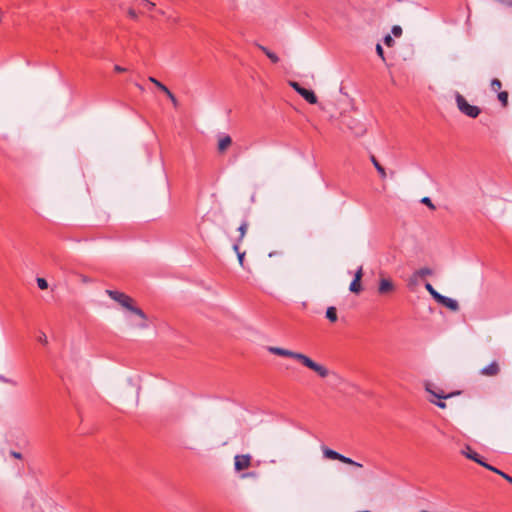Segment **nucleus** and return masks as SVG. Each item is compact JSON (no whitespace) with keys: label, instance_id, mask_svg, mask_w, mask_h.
Wrapping results in <instances>:
<instances>
[{"label":"nucleus","instance_id":"nucleus-1","mask_svg":"<svg viewBox=\"0 0 512 512\" xmlns=\"http://www.w3.org/2000/svg\"><path fill=\"white\" fill-rule=\"evenodd\" d=\"M268 351L274 355L293 358L299 361L303 366L311 369L321 378H326L331 374L327 367L315 362L314 360H312L310 357L303 353L294 352L288 349L273 346L268 347ZM332 375L338 378V376L335 373H332Z\"/></svg>","mask_w":512,"mask_h":512},{"label":"nucleus","instance_id":"nucleus-2","mask_svg":"<svg viewBox=\"0 0 512 512\" xmlns=\"http://www.w3.org/2000/svg\"><path fill=\"white\" fill-rule=\"evenodd\" d=\"M106 294L111 299L118 302L122 307L126 308L127 310H129L130 312H132L133 314L140 318L141 321L135 323L136 327L141 329H145L148 327L146 314L142 309L133 305V299L130 296L116 290H106Z\"/></svg>","mask_w":512,"mask_h":512},{"label":"nucleus","instance_id":"nucleus-3","mask_svg":"<svg viewBox=\"0 0 512 512\" xmlns=\"http://www.w3.org/2000/svg\"><path fill=\"white\" fill-rule=\"evenodd\" d=\"M455 101L459 111L470 118H476L481 113L478 106L469 104L465 97L458 92L455 94Z\"/></svg>","mask_w":512,"mask_h":512},{"label":"nucleus","instance_id":"nucleus-4","mask_svg":"<svg viewBox=\"0 0 512 512\" xmlns=\"http://www.w3.org/2000/svg\"><path fill=\"white\" fill-rule=\"evenodd\" d=\"M343 124L357 137L366 133L365 125L359 120L350 116H344Z\"/></svg>","mask_w":512,"mask_h":512},{"label":"nucleus","instance_id":"nucleus-5","mask_svg":"<svg viewBox=\"0 0 512 512\" xmlns=\"http://www.w3.org/2000/svg\"><path fill=\"white\" fill-rule=\"evenodd\" d=\"M425 390L428 392L432 397L438 399V400H444L451 398L455 395H459L460 392H451V393H445L442 389L438 388L434 383L432 382H425Z\"/></svg>","mask_w":512,"mask_h":512},{"label":"nucleus","instance_id":"nucleus-6","mask_svg":"<svg viewBox=\"0 0 512 512\" xmlns=\"http://www.w3.org/2000/svg\"><path fill=\"white\" fill-rule=\"evenodd\" d=\"M292 88L300 94L308 103L310 104H316L317 103V97L315 93L312 90H308L304 87H302L297 82H291Z\"/></svg>","mask_w":512,"mask_h":512},{"label":"nucleus","instance_id":"nucleus-7","mask_svg":"<svg viewBox=\"0 0 512 512\" xmlns=\"http://www.w3.org/2000/svg\"><path fill=\"white\" fill-rule=\"evenodd\" d=\"M252 457L249 454H240L234 457V468L236 471H242L251 466Z\"/></svg>","mask_w":512,"mask_h":512},{"label":"nucleus","instance_id":"nucleus-8","mask_svg":"<svg viewBox=\"0 0 512 512\" xmlns=\"http://www.w3.org/2000/svg\"><path fill=\"white\" fill-rule=\"evenodd\" d=\"M395 290V285L389 278H381L379 281L378 292L379 294H388Z\"/></svg>","mask_w":512,"mask_h":512},{"label":"nucleus","instance_id":"nucleus-9","mask_svg":"<svg viewBox=\"0 0 512 512\" xmlns=\"http://www.w3.org/2000/svg\"><path fill=\"white\" fill-rule=\"evenodd\" d=\"M500 372V366L497 361L491 362L489 365L483 367L480 370V374L487 377H493L498 375Z\"/></svg>","mask_w":512,"mask_h":512},{"label":"nucleus","instance_id":"nucleus-10","mask_svg":"<svg viewBox=\"0 0 512 512\" xmlns=\"http://www.w3.org/2000/svg\"><path fill=\"white\" fill-rule=\"evenodd\" d=\"M462 454L465 457H467L468 459L475 461L476 463L480 464L481 466H483L485 468H487V466L489 465L488 463L484 462L482 460V457L478 453L473 451L471 449V447H469V446H467L464 450H462Z\"/></svg>","mask_w":512,"mask_h":512},{"label":"nucleus","instance_id":"nucleus-11","mask_svg":"<svg viewBox=\"0 0 512 512\" xmlns=\"http://www.w3.org/2000/svg\"><path fill=\"white\" fill-rule=\"evenodd\" d=\"M437 302L446 308L450 309L451 311H458L459 310V304L455 299H452L450 297L444 296L441 294V296L438 298Z\"/></svg>","mask_w":512,"mask_h":512},{"label":"nucleus","instance_id":"nucleus-12","mask_svg":"<svg viewBox=\"0 0 512 512\" xmlns=\"http://www.w3.org/2000/svg\"><path fill=\"white\" fill-rule=\"evenodd\" d=\"M232 143V139L229 135L227 134H219L218 135V146H217V149H218V152L219 153H224L227 148L231 145Z\"/></svg>","mask_w":512,"mask_h":512},{"label":"nucleus","instance_id":"nucleus-13","mask_svg":"<svg viewBox=\"0 0 512 512\" xmlns=\"http://www.w3.org/2000/svg\"><path fill=\"white\" fill-rule=\"evenodd\" d=\"M257 47L270 59V61L272 63H278L279 62V57L274 52L269 50L267 47H265V46H263L261 44H257Z\"/></svg>","mask_w":512,"mask_h":512},{"label":"nucleus","instance_id":"nucleus-14","mask_svg":"<svg viewBox=\"0 0 512 512\" xmlns=\"http://www.w3.org/2000/svg\"><path fill=\"white\" fill-rule=\"evenodd\" d=\"M370 160H371L372 164L374 165L375 169L377 170V172L379 173L380 177L382 179H385L387 174H386L384 167L378 162V160L376 159V157L374 155H371Z\"/></svg>","mask_w":512,"mask_h":512},{"label":"nucleus","instance_id":"nucleus-15","mask_svg":"<svg viewBox=\"0 0 512 512\" xmlns=\"http://www.w3.org/2000/svg\"><path fill=\"white\" fill-rule=\"evenodd\" d=\"M322 451H323L324 457H326L327 459L338 460L339 461L341 454L338 453L337 451L332 450V449H330L328 447H324L322 449Z\"/></svg>","mask_w":512,"mask_h":512},{"label":"nucleus","instance_id":"nucleus-16","mask_svg":"<svg viewBox=\"0 0 512 512\" xmlns=\"http://www.w3.org/2000/svg\"><path fill=\"white\" fill-rule=\"evenodd\" d=\"M326 318L330 321V322H336L338 317H337V310L335 307L331 306V307H328L327 310H326Z\"/></svg>","mask_w":512,"mask_h":512},{"label":"nucleus","instance_id":"nucleus-17","mask_svg":"<svg viewBox=\"0 0 512 512\" xmlns=\"http://www.w3.org/2000/svg\"><path fill=\"white\" fill-rule=\"evenodd\" d=\"M247 229H248V223L247 221H243L241 223V225L239 226L238 228V231L240 233V236H239V239L235 242V243H239L243 240V238L245 237V234L247 232Z\"/></svg>","mask_w":512,"mask_h":512},{"label":"nucleus","instance_id":"nucleus-18","mask_svg":"<svg viewBox=\"0 0 512 512\" xmlns=\"http://www.w3.org/2000/svg\"><path fill=\"white\" fill-rule=\"evenodd\" d=\"M148 80L153 83L159 90H161L163 93H166L169 88L167 86H165L163 83H161L159 80H157L156 78L150 76L148 78Z\"/></svg>","mask_w":512,"mask_h":512},{"label":"nucleus","instance_id":"nucleus-19","mask_svg":"<svg viewBox=\"0 0 512 512\" xmlns=\"http://www.w3.org/2000/svg\"><path fill=\"white\" fill-rule=\"evenodd\" d=\"M340 462L342 463H345V464H348V465H352V466H355V467H359L361 468L362 467V464L359 463V462H356L354 461L353 459L349 458V457H346L344 455H340V459H339Z\"/></svg>","mask_w":512,"mask_h":512},{"label":"nucleus","instance_id":"nucleus-20","mask_svg":"<svg viewBox=\"0 0 512 512\" xmlns=\"http://www.w3.org/2000/svg\"><path fill=\"white\" fill-rule=\"evenodd\" d=\"M340 462L342 463H345V464H348V465H352V466H355V467H359L361 468L362 467V464L359 463V462H356L354 461L353 459L349 458V457H346L344 455H340V459H339Z\"/></svg>","mask_w":512,"mask_h":512},{"label":"nucleus","instance_id":"nucleus-21","mask_svg":"<svg viewBox=\"0 0 512 512\" xmlns=\"http://www.w3.org/2000/svg\"><path fill=\"white\" fill-rule=\"evenodd\" d=\"M239 243H234L233 250L237 253L238 261L241 266L244 264L245 252L239 250Z\"/></svg>","mask_w":512,"mask_h":512},{"label":"nucleus","instance_id":"nucleus-22","mask_svg":"<svg viewBox=\"0 0 512 512\" xmlns=\"http://www.w3.org/2000/svg\"><path fill=\"white\" fill-rule=\"evenodd\" d=\"M415 272L421 279L433 274L432 269H430L428 267L420 268V269L416 270Z\"/></svg>","mask_w":512,"mask_h":512},{"label":"nucleus","instance_id":"nucleus-23","mask_svg":"<svg viewBox=\"0 0 512 512\" xmlns=\"http://www.w3.org/2000/svg\"><path fill=\"white\" fill-rule=\"evenodd\" d=\"M486 469H488V470H490V471H492V472H494V473H496V474L500 475L501 477H503V478H504L506 481H508V482H509V479H511V478H512L511 476H509V475H508V474H506L505 472H503V471H501V470H499V469H497L496 467H493V466H491V465H488Z\"/></svg>","mask_w":512,"mask_h":512},{"label":"nucleus","instance_id":"nucleus-24","mask_svg":"<svg viewBox=\"0 0 512 512\" xmlns=\"http://www.w3.org/2000/svg\"><path fill=\"white\" fill-rule=\"evenodd\" d=\"M425 288L430 293V295L433 297V299L435 301H437L438 298L441 296V294L439 292H437L430 283H426Z\"/></svg>","mask_w":512,"mask_h":512},{"label":"nucleus","instance_id":"nucleus-25","mask_svg":"<svg viewBox=\"0 0 512 512\" xmlns=\"http://www.w3.org/2000/svg\"><path fill=\"white\" fill-rule=\"evenodd\" d=\"M349 290L353 293H359L362 290L361 281H356V279H353V281L350 284Z\"/></svg>","mask_w":512,"mask_h":512},{"label":"nucleus","instance_id":"nucleus-26","mask_svg":"<svg viewBox=\"0 0 512 512\" xmlns=\"http://www.w3.org/2000/svg\"><path fill=\"white\" fill-rule=\"evenodd\" d=\"M420 279H421V278H419V276L416 274V272H414V273L410 276V278H409V280H408V285H409L410 287L417 286V285L419 284V282H420Z\"/></svg>","mask_w":512,"mask_h":512},{"label":"nucleus","instance_id":"nucleus-27","mask_svg":"<svg viewBox=\"0 0 512 512\" xmlns=\"http://www.w3.org/2000/svg\"><path fill=\"white\" fill-rule=\"evenodd\" d=\"M498 100L501 104L506 107L508 104V93L506 91H501L498 93Z\"/></svg>","mask_w":512,"mask_h":512},{"label":"nucleus","instance_id":"nucleus-28","mask_svg":"<svg viewBox=\"0 0 512 512\" xmlns=\"http://www.w3.org/2000/svg\"><path fill=\"white\" fill-rule=\"evenodd\" d=\"M502 87V83L499 79H493L491 81V89L495 92H498Z\"/></svg>","mask_w":512,"mask_h":512},{"label":"nucleus","instance_id":"nucleus-29","mask_svg":"<svg viewBox=\"0 0 512 512\" xmlns=\"http://www.w3.org/2000/svg\"><path fill=\"white\" fill-rule=\"evenodd\" d=\"M141 5L147 8L149 11L154 10L156 4L150 0H140Z\"/></svg>","mask_w":512,"mask_h":512},{"label":"nucleus","instance_id":"nucleus-30","mask_svg":"<svg viewBox=\"0 0 512 512\" xmlns=\"http://www.w3.org/2000/svg\"><path fill=\"white\" fill-rule=\"evenodd\" d=\"M165 94L170 99V101L172 102L173 106L174 107H178V100L175 97V95L170 90H168Z\"/></svg>","mask_w":512,"mask_h":512},{"label":"nucleus","instance_id":"nucleus-31","mask_svg":"<svg viewBox=\"0 0 512 512\" xmlns=\"http://www.w3.org/2000/svg\"><path fill=\"white\" fill-rule=\"evenodd\" d=\"M37 285L41 290L48 288V282L44 278H37Z\"/></svg>","mask_w":512,"mask_h":512},{"label":"nucleus","instance_id":"nucleus-32","mask_svg":"<svg viewBox=\"0 0 512 512\" xmlns=\"http://www.w3.org/2000/svg\"><path fill=\"white\" fill-rule=\"evenodd\" d=\"M391 32L395 37H400L402 35V28L398 25H395L392 27Z\"/></svg>","mask_w":512,"mask_h":512},{"label":"nucleus","instance_id":"nucleus-33","mask_svg":"<svg viewBox=\"0 0 512 512\" xmlns=\"http://www.w3.org/2000/svg\"><path fill=\"white\" fill-rule=\"evenodd\" d=\"M429 401L433 404H435L437 407L441 408V409H445L446 408V403L443 402L442 400H434V399H429Z\"/></svg>","mask_w":512,"mask_h":512},{"label":"nucleus","instance_id":"nucleus-34","mask_svg":"<svg viewBox=\"0 0 512 512\" xmlns=\"http://www.w3.org/2000/svg\"><path fill=\"white\" fill-rule=\"evenodd\" d=\"M421 202L425 205H427L430 209L434 210L435 205L432 203L431 199L429 197H424Z\"/></svg>","mask_w":512,"mask_h":512},{"label":"nucleus","instance_id":"nucleus-35","mask_svg":"<svg viewBox=\"0 0 512 512\" xmlns=\"http://www.w3.org/2000/svg\"><path fill=\"white\" fill-rule=\"evenodd\" d=\"M376 53L383 61H385L384 50L379 43L376 45Z\"/></svg>","mask_w":512,"mask_h":512},{"label":"nucleus","instance_id":"nucleus-36","mask_svg":"<svg viewBox=\"0 0 512 512\" xmlns=\"http://www.w3.org/2000/svg\"><path fill=\"white\" fill-rule=\"evenodd\" d=\"M37 339L40 343H42L44 345L48 343L47 336L44 332H41Z\"/></svg>","mask_w":512,"mask_h":512},{"label":"nucleus","instance_id":"nucleus-37","mask_svg":"<svg viewBox=\"0 0 512 512\" xmlns=\"http://www.w3.org/2000/svg\"><path fill=\"white\" fill-rule=\"evenodd\" d=\"M384 43L387 45V46H392L394 44V40L393 38L391 37V35H386L384 37Z\"/></svg>","mask_w":512,"mask_h":512},{"label":"nucleus","instance_id":"nucleus-38","mask_svg":"<svg viewBox=\"0 0 512 512\" xmlns=\"http://www.w3.org/2000/svg\"><path fill=\"white\" fill-rule=\"evenodd\" d=\"M127 14H128V16L131 19H137L138 18V14H137V12L133 8L128 9Z\"/></svg>","mask_w":512,"mask_h":512},{"label":"nucleus","instance_id":"nucleus-39","mask_svg":"<svg viewBox=\"0 0 512 512\" xmlns=\"http://www.w3.org/2000/svg\"><path fill=\"white\" fill-rule=\"evenodd\" d=\"M362 276H363V270H362V267H359V269L355 273L354 279H356V281H361Z\"/></svg>","mask_w":512,"mask_h":512},{"label":"nucleus","instance_id":"nucleus-40","mask_svg":"<svg viewBox=\"0 0 512 512\" xmlns=\"http://www.w3.org/2000/svg\"><path fill=\"white\" fill-rule=\"evenodd\" d=\"M362 276H363V270H362V267H359V269L355 273L354 279H356V281H361Z\"/></svg>","mask_w":512,"mask_h":512},{"label":"nucleus","instance_id":"nucleus-41","mask_svg":"<svg viewBox=\"0 0 512 512\" xmlns=\"http://www.w3.org/2000/svg\"><path fill=\"white\" fill-rule=\"evenodd\" d=\"M114 70H115V72H118V73H122V72L126 71V69L124 67L119 66V65H115Z\"/></svg>","mask_w":512,"mask_h":512},{"label":"nucleus","instance_id":"nucleus-42","mask_svg":"<svg viewBox=\"0 0 512 512\" xmlns=\"http://www.w3.org/2000/svg\"><path fill=\"white\" fill-rule=\"evenodd\" d=\"M11 455L17 459H20L22 457L21 453L12 451Z\"/></svg>","mask_w":512,"mask_h":512},{"label":"nucleus","instance_id":"nucleus-43","mask_svg":"<svg viewBox=\"0 0 512 512\" xmlns=\"http://www.w3.org/2000/svg\"><path fill=\"white\" fill-rule=\"evenodd\" d=\"M136 86H137V88H138L139 90H141V91H143V90H144V88H143V86H142V85H140V84H136Z\"/></svg>","mask_w":512,"mask_h":512},{"label":"nucleus","instance_id":"nucleus-44","mask_svg":"<svg viewBox=\"0 0 512 512\" xmlns=\"http://www.w3.org/2000/svg\"><path fill=\"white\" fill-rule=\"evenodd\" d=\"M254 475H255V473L243 474V477L254 476Z\"/></svg>","mask_w":512,"mask_h":512},{"label":"nucleus","instance_id":"nucleus-45","mask_svg":"<svg viewBox=\"0 0 512 512\" xmlns=\"http://www.w3.org/2000/svg\"><path fill=\"white\" fill-rule=\"evenodd\" d=\"M509 483H511V484H512V478H511V479H509Z\"/></svg>","mask_w":512,"mask_h":512}]
</instances>
